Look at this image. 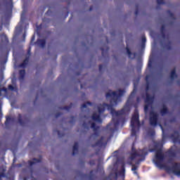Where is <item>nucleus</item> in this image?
Segmentation results:
<instances>
[{"instance_id": "obj_1", "label": "nucleus", "mask_w": 180, "mask_h": 180, "mask_svg": "<svg viewBox=\"0 0 180 180\" xmlns=\"http://www.w3.org/2000/svg\"><path fill=\"white\" fill-rule=\"evenodd\" d=\"M124 94V90L118 89V94L116 91H112L111 90L109 91V92H107L105 94V97L107 98H111L110 101V104H108L106 103H103V105L100 104L97 107L98 112L99 115H102L105 112V109H108V110H110V114L112 116H115V117H120V116H123V115H126V113H129L130 112V107L129 105H125L122 109L120 110L116 111L115 110V108L113 106H116L119 102H121L120 98L123 96Z\"/></svg>"}, {"instance_id": "obj_2", "label": "nucleus", "mask_w": 180, "mask_h": 180, "mask_svg": "<svg viewBox=\"0 0 180 180\" xmlns=\"http://www.w3.org/2000/svg\"><path fill=\"white\" fill-rule=\"evenodd\" d=\"M140 115H139V110L137 108L135 109L134 112L131 118V136L132 137H136L137 136V131H136V126L137 127H140L141 126V123L139 120Z\"/></svg>"}, {"instance_id": "obj_3", "label": "nucleus", "mask_w": 180, "mask_h": 180, "mask_svg": "<svg viewBox=\"0 0 180 180\" xmlns=\"http://www.w3.org/2000/svg\"><path fill=\"white\" fill-rule=\"evenodd\" d=\"M150 75H147L146 77V103H148V105H151L154 101V97L151 96L150 94H148V91H150V88L151 86V83H150Z\"/></svg>"}, {"instance_id": "obj_4", "label": "nucleus", "mask_w": 180, "mask_h": 180, "mask_svg": "<svg viewBox=\"0 0 180 180\" xmlns=\"http://www.w3.org/2000/svg\"><path fill=\"white\" fill-rule=\"evenodd\" d=\"M164 153H162V150L161 149H159L155 153V164L157 165V167H162V162L165 160Z\"/></svg>"}, {"instance_id": "obj_5", "label": "nucleus", "mask_w": 180, "mask_h": 180, "mask_svg": "<svg viewBox=\"0 0 180 180\" xmlns=\"http://www.w3.org/2000/svg\"><path fill=\"white\" fill-rule=\"evenodd\" d=\"M149 124L153 127H155L158 124V113L154 110H151L149 112Z\"/></svg>"}, {"instance_id": "obj_6", "label": "nucleus", "mask_w": 180, "mask_h": 180, "mask_svg": "<svg viewBox=\"0 0 180 180\" xmlns=\"http://www.w3.org/2000/svg\"><path fill=\"white\" fill-rule=\"evenodd\" d=\"M172 164V167H166V170H167L168 172H172V174H174V175L177 176H180V162H174Z\"/></svg>"}, {"instance_id": "obj_7", "label": "nucleus", "mask_w": 180, "mask_h": 180, "mask_svg": "<svg viewBox=\"0 0 180 180\" xmlns=\"http://www.w3.org/2000/svg\"><path fill=\"white\" fill-rule=\"evenodd\" d=\"M148 154V152L147 151V149H139L138 152L131 153V160H134L136 157H141L142 158H146V156H147Z\"/></svg>"}, {"instance_id": "obj_8", "label": "nucleus", "mask_w": 180, "mask_h": 180, "mask_svg": "<svg viewBox=\"0 0 180 180\" xmlns=\"http://www.w3.org/2000/svg\"><path fill=\"white\" fill-rule=\"evenodd\" d=\"M91 129H93L94 131V134L91 135V137H94V139L99 137V129H101V127L99 126H96L95 122H92L91 124Z\"/></svg>"}, {"instance_id": "obj_9", "label": "nucleus", "mask_w": 180, "mask_h": 180, "mask_svg": "<svg viewBox=\"0 0 180 180\" xmlns=\"http://www.w3.org/2000/svg\"><path fill=\"white\" fill-rule=\"evenodd\" d=\"M105 140V136H101L99 140H98L94 144L91 145V147L93 148H95V147H103V146H105L106 143H103V141Z\"/></svg>"}, {"instance_id": "obj_10", "label": "nucleus", "mask_w": 180, "mask_h": 180, "mask_svg": "<svg viewBox=\"0 0 180 180\" xmlns=\"http://www.w3.org/2000/svg\"><path fill=\"white\" fill-rule=\"evenodd\" d=\"M124 174H126V169L124 167V165H122L121 166V170L120 172H115V178L116 179H117V176H122L123 178H124Z\"/></svg>"}, {"instance_id": "obj_11", "label": "nucleus", "mask_w": 180, "mask_h": 180, "mask_svg": "<svg viewBox=\"0 0 180 180\" xmlns=\"http://www.w3.org/2000/svg\"><path fill=\"white\" fill-rule=\"evenodd\" d=\"M91 119L92 120H94V122H96L97 123H102V118H101V114H98L96 112L93 113Z\"/></svg>"}, {"instance_id": "obj_12", "label": "nucleus", "mask_w": 180, "mask_h": 180, "mask_svg": "<svg viewBox=\"0 0 180 180\" xmlns=\"http://www.w3.org/2000/svg\"><path fill=\"white\" fill-rule=\"evenodd\" d=\"M172 140H173V143H178L179 141V131H174V134L171 135Z\"/></svg>"}, {"instance_id": "obj_13", "label": "nucleus", "mask_w": 180, "mask_h": 180, "mask_svg": "<svg viewBox=\"0 0 180 180\" xmlns=\"http://www.w3.org/2000/svg\"><path fill=\"white\" fill-rule=\"evenodd\" d=\"M100 50H101L102 57L106 58L108 56V52L109 51V46H108V45H104V48L101 47Z\"/></svg>"}, {"instance_id": "obj_14", "label": "nucleus", "mask_w": 180, "mask_h": 180, "mask_svg": "<svg viewBox=\"0 0 180 180\" xmlns=\"http://www.w3.org/2000/svg\"><path fill=\"white\" fill-rule=\"evenodd\" d=\"M126 50H127V53L128 55L129 58H131L132 60H134V58H136V56H137V53L136 52L131 53L129 47H127Z\"/></svg>"}, {"instance_id": "obj_15", "label": "nucleus", "mask_w": 180, "mask_h": 180, "mask_svg": "<svg viewBox=\"0 0 180 180\" xmlns=\"http://www.w3.org/2000/svg\"><path fill=\"white\" fill-rule=\"evenodd\" d=\"M169 113V110H168V108H167V105H163L162 109L160 110V114L162 116H165V115H168Z\"/></svg>"}, {"instance_id": "obj_16", "label": "nucleus", "mask_w": 180, "mask_h": 180, "mask_svg": "<svg viewBox=\"0 0 180 180\" xmlns=\"http://www.w3.org/2000/svg\"><path fill=\"white\" fill-rule=\"evenodd\" d=\"M41 161V159L33 158L32 161V160L28 161V164L30 167H33V165H34L35 164H39V162H40Z\"/></svg>"}, {"instance_id": "obj_17", "label": "nucleus", "mask_w": 180, "mask_h": 180, "mask_svg": "<svg viewBox=\"0 0 180 180\" xmlns=\"http://www.w3.org/2000/svg\"><path fill=\"white\" fill-rule=\"evenodd\" d=\"M29 60H30V58L26 56L25 59L20 65V67H21V68H26L27 65L29 64Z\"/></svg>"}, {"instance_id": "obj_18", "label": "nucleus", "mask_w": 180, "mask_h": 180, "mask_svg": "<svg viewBox=\"0 0 180 180\" xmlns=\"http://www.w3.org/2000/svg\"><path fill=\"white\" fill-rule=\"evenodd\" d=\"M170 78L172 81L175 79V78H178V75H176V68L172 69L170 72Z\"/></svg>"}, {"instance_id": "obj_19", "label": "nucleus", "mask_w": 180, "mask_h": 180, "mask_svg": "<svg viewBox=\"0 0 180 180\" xmlns=\"http://www.w3.org/2000/svg\"><path fill=\"white\" fill-rule=\"evenodd\" d=\"M6 172V169H2V172H0V180H2V178H7V179H11V177L8 176V174H5Z\"/></svg>"}, {"instance_id": "obj_20", "label": "nucleus", "mask_w": 180, "mask_h": 180, "mask_svg": "<svg viewBox=\"0 0 180 180\" xmlns=\"http://www.w3.org/2000/svg\"><path fill=\"white\" fill-rule=\"evenodd\" d=\"M1 43H5L6 44H8L9 43V39H8V37L5 33L1 34Z\"/></svg>"}, {"instance_id": "obj_21", "label": "nucleus", "mask_w": 180, "mask_h": 180, "mask_svg": "<svg viewBox=\"0 0 180 180\" xmlns=\"http://www.w3.org/2000/svg\"><path fill=\"white\" fill-rule=\"evenodd\" d=\"M78 142H75L72 148V155H75L78 153Z\"/></svg>"}, {"instance_id": "obj_22", "label": "nucleus", "mask_w": 180, "mask_h": 180, "mask_svg": "<svg viewBox=\"0 0 180 180\" xmlns=\"http://www.w3.org/2000/svg\"><path fill=\"white\" fill-rule=\"evenodd\" d=\"M37 44L39 45V47L44 49L46 47V39H38Z\"/></svg>"}, {"instance_id": "obj_23", "label": "nucleus", "mask_w": 180, "mask_h": 180, "mask_svg": "<svg viewBox=\"0 0 180 180\" xmlns=\"http://www.w3.org/2000/svg\"><path fill=\"white\" fill-rule=\"evenodd\" d=\"M18 123L20 124V126H25L26 124V121H24L23 119L22 118V115L19 114L18 115Z\"/></svg>"}, {"instance_id": "obj_24", "label": "nucleus", "mask_w": 180, "mask_h": 180, "mask_svg": "<svg viewBox=\"0 0 180 180\" xmlns=\"http://www.w3.org/2000/svg\"><path fill=\"white\" fill-rule=\"evenodd\" d=\"M131 167V171L134 172V174L139 176V172H137V169H139V166L136 165H132Z\"/></svg>"}, {"instance_id": "obj_25", "label": "nucleus", "mask_w": 180, "mask_h": 180, "mask_svg": "<svg viewBox=\"0 0 180 180\" xmlns=\"http://www.w3.org/2000/svg\"><path fill=\"white\" fill-rule=\"evenodd\" d=\"M20 79H25V75H26V70H21L19 71Z\"/></svg>"}, {"instance_id": "obj_26", "label": "nucleus", "mask_w": 180, "mask_h": 180, "mask_svg": "<svg viewBox=\"0 0 180 180\" xmlns=\"http://www.w3.org/2000/svg\"><path fill=\"white\" fill-rule=\"evenodd\" d=\"M172 44V42L169 41L168 44H165L164 48L166 49V50H172V46H171Z\"/></svg>"}, {"instance_id": "obj_27", "label": "nucleus", "mask_w": 180, "mask_h": 180, "mask_svg": "<svg viewBox=\"0 0 180 180\" xmlns=\"http://www.w3.org/2000/svg\"><path fill=\"white\" fill-rule=\"evenodd\" d=\"M168 155L170 157H173V158H175V157H176V153H175V151H174L171 149L168 150Z\"/></svg>"}, {"instance_id": "obj_28", "label": "nucleus", "mask_w": 180, "mask_h": 180, "mask_svg": "<svg viewBox=\"0 0 180 180\" xmlns=\"http://www.w3.org/2000/svg\"><path fill=\"white\" fill-rule=\"evenodd\" d=\"M136 92H137V89L134 88L132 92L131 93V94L129 95L128 101H130L132 98H134V96L136 95Z\"/></svg>"}, {"instance_id": "obj_29", "label": "nucleus", "mask_w": 180, "mask_h": 180, "mask_svg": "<svg viewBox=\"0 0 180 180\" xmlns=\"http://www.w3.org/2000/svg\"><path fill=\"white\" fill-rule=\"evenodd\" d=\"M87 105H89V106H92V103L91 101H87L86 103H83L81 106V109L86 108Z\"/></svg>"}, {"instance_id": "obj_30", "label": "nucleus", "mask_w": 180, "mask_h": 180, "mask_svg": "<svg viewBox=\"0 0 180 180\" xmlns=\"http://www.w3.org/2000/svg\"><path fill=\"white\" fill-rule=\"evenodd\" d=\"M53 133H57L58 137L60 138L64 137V136L65 135L64 133H61L59 130H57V129H54Z\"/></svg>"}, {"instance_id": "obj_31", "label": "nucleus", "mask_w": 180, "mask_h": 180, "mask_svg": "<svg viewBox=\"0 0 180 180\" xmlns=\"http://www.w3.org/2000/svg\"><path fill=\"white\" fill-rule=\"evenodd\" d=\"M112 122L115 126H119V124H120V120L119 119L112 118Z\"/></svg>"}, {"instance_id": "obj_32", "label": "nucleus", "mask_w": 180, "mask_h": 180, "mask_svg": "<svg viewBox=\"0 0 180 180\" xmlns=\"http://www.w3.org/2000/svg\"><path fill=\"white\" fill-rule=\"evenodd\" d=\"M148 136H150V137H154L155 136V131H154V129L148 131Z\"/></svg>"}, {"instance_id": "obj_33", "label": "nucleus", "mask_w": 180, "mask_h": 180, "mask_svg": "<svg viewBox=\"0 0 180 180\" xmlns=\"http://www.w3.org/2000/svg\"><path fill=\"white\" fill-rule=\"evenodd\" d=\"M2 91L5 94L8 93V89L3 87L2 89H0V96H2Z\"/></svg>"}, {"instance_id": "obj_34", "label": "nucleus", "mask_w": 180, "mask_h": 180, "mask_svg": "<svg viewBox=\"0 0 180 180\" xmlns=\"http://www.w3.org/2000/svg\"><path fill=\"white\" fill-rule=\"evenodd\" d=\"M69 123L70 124H74V123H75V116L70 117V120L69 121Z\"/></svg>"}, {"instance_id": "obj_35", "label": "nucleus", "mask_w": 180, "mask_h": 180, "mask_svg": "<svg viewBox=\"0 0 180 180\" xmlns=\"http://www.w3.org/2000/svg\"><path fill=\"white\" fill-rule=\"evenodd\" d=\"M11 117H6V121H5V125L8 126L9 123L11 122Z\"/></svg>"}, {"instance_id": "obj_36", "label": "nucleus", "mask_w": 180, "mask_h": 180, "mask_svg": "<svg viewBox=\"0 0 180 180\" xmlns=\"http://www.w3.org/2000/svg\"><path fill=\"white\" fill-rule=\"evenodd\" d=\"M60 109H62L63 110H68V112L71 109V106L65 105L63 108H60Z\"/></svg>"}, {"instance_id": "obj_37", "label": "nucleus", "mask_w": 180, "mask_h": 180, "mask_svg": "<svg viewBox=\"0 0 180 180\" xmlns=\"http://www.w3.org/2000/svg\"><path fill=\"white\" fill-rule=\"evenodd\" d=\"M167 13L169 15V16H170V18H172V19H174V13H172L171 11L167 10Z\"/></svg>"}, {"instance_id": "obj_38", "label": "nucleus", "mask_w": 180, "mask_h": 180, "mask_svg": "<svg viewBox=\"0 0 180 180\" xmlns=\"http://www.w3.org/2000/svg\"><path fill=\"white\" fill-rule=\"evenodd\" d=\"M27 57H29V58H30V56H32V48H29L27 49Z\"/></svg>"}, {"instance_id": "obj_39", "label": "nucleus", "mask_w": 180, "mask_h": 180, "mask_svg": "<svg viewBox=\"0 0 180 180\" xmlns=\"http://www.w3.org/2000/svg\"><path fill=\"white\" fill-rule=\"evenodd\" d=\"M158 5H164L165 4V1L164 0H157Z\"/></svg>"}, {"instance_id": "obj_40", "label": "nucleus", "mask_w": 180, "mask_h": 180, "mask_svg": "<svg viewBox=\"0 0 180 180\" xmlns=\"http://www.w3.org/2000/svg\"><path fill=\"white\" fill-rule=\"evenodd\" d=\"M89 165H95L96 164V160H91L89 162Z\"/></svg>"}, {"instance_id": "obj_41", "label": "nucleus", "mask_w": 180, "mask_h": 180, "mask_svg": "<svg viewBox=\"0 0 180 180\" xmlns=\"http://www.w3.org/2000/svg\"><path fill=\"white\" fill-rule=\"evenodd\" d=\"M149 106H150L149 104L145 105V106H144V112H145V113H147L148 112Z\"/></svg>"}, {"instance_id": "obj_42", "label": "nucleus", "mask_w": 180, "mask_h": 180, "mask_svg": "<svg viewBox=\"0 0 180 180\" xmlns=\"http://www.w3.org/2000/svg\"><path fill=\"white\" fill-rule=\"evenodd\" d=\"M136 10H135V15L136 16H137V15H139V4H136Z\"/></svg>"}, {"instance_id": "obj_43", "label": "nucleus", "mask_w": 180, "mask_h": 180, "mask_svg": "<svg viewBox=\"0 0 180 180\" xmlns=\"http://www.w3.org/2000/svg\"><path fill=\"white\" fill-rule=\"evenodd\" d=\"M165 32V24H163L160 27V32Z\"/></svg>"}, {"instance_id": "obj_44", "label": "nucleus", "mask_w": 180, "mask_h": 180, "mask_svg": "<svg viewBox=\"0 0 180 180\" xmlns=\"http://www.w3.org/2000/svg\"><path fill=\"white\" fill-rule=\"evenodd\" d=\"M90 174H91V175L89 176V179L92 180V179H94V176L92 175V174H94V171L91 170L90 172Z\"/></svg>"}, {"instance_id": "obj_45", "label": "nucleus", "mask_w": 180, "mask_h": 180, "mask_svg": "<svg viewBox=\"0 0 180 180\" xmlns=\"http://www.w3.org/2000/svg\"><path fill=\"white\" fill-rule=\"evenodd\" d=\"M138 150H136V148L134 147V145L131 147V153H137Z\"/></svg>"}, {"instance_id": "obj_46", "label": "nucleus", "mask_w": 180, "mask_h": 180, "mask_svg": "<svg viewBox=\"0 0 180 180\" xmlns=\"http://www.w3.org/2000/svg\"><path fill=\"white\" fill-rule=\"evenodd\" d=\"M160 33L162 39H167V35L165 34V32H160Z\"/></svg>"}, {"instance_id": "obj_47", "label": "nucleus", "mask_w": 180, "mask_h": 180, "mask_svg": "<svg viewBox=\"0 0 180 180\" xmlns=\"http://www.w3.org/2000/svg\"><path fill=\"white\" fill-rule=\"evenodd\" d=\"M61 115H63L61 112H56L55 115V117L57 119V118L60 117V116H61Z\"/></svg>"}, {"instance_id": "obj_48", "label": "nucleus", "mask_w": 180, "mask_h": 180, "mask_svg": "<svg viewBox=\"0 0 180 180\" xmlns=\"http://www.w3.org/2000/svg\"><path fill=\"white\" fill-rule=\"evenodd\" d=\"M8 89H10V91H13V89H15V87L12 84H10L8 85Z\"/></svg>"}, {"instance_id": "obj_49", "label": "nucleus", "mask_w": 180, "mask_h": 180, "mask_svg": "<svg viewBox=\"0 0 180 180\" xmlns=\"http://www.w3.org/2000/svg\"><path fill=\"white\" fill-rule=\"evenodd\" d=\"M98 70L100 72H102V70H103V65H99Z\"/></svg>"}, {"instance_id": "obj_50", "label": "nucleus", "mask_w": 180, "mask_h": 180, "mask_svg": "<svg viewBox=\"0 0 180 180\" xmlns=\"http://www.w3.org/2000/svg\"><path fill=\"white\" fill-rule=\"evenodd\" d=\"M146 41H147V39H146L145 37H142V43H146Z\"/></svg>"}, {"instance_id": "obj_51", "label": "nucleus", "mask_w": 180, "mask_h": 180, "mask_svg": "<svg viewBox=\"0 0 180 180\" xmlns=\"http://www.w3.org/2000/svg\"><path fill=\"white\" fill-rule=\"evenodd\" d=\"M168 162L169 164H172V159H169Z\"/></svg>"}, {"instance_id": "obj_52", "label": "nucleus", "mask_w": 180, "mask_h": 180, "mask_svg": "<svg viewBox=\"0 0 180 180\" xmlns=\"http://www.w3.org/2000/svg\"><path fill=\"white\" fill-rule=\"evenodd\" d=\"M83 127L86 128V122H84V123H83Z\"/></svg>"}, {"instance_id": "obj_53", "label": "nucleus", "mask_w": 180, "mask_h": 180, "mask_svg": "<svg viewBox=\"0 0 180 180\" xmlns=\"http://www.w3.org/2000/svg\"><path fill=\"white\" fill-rule=\"evenodd\" d=\"M94 9V6H91L89 8V11L91 12V11H92Z\"/></svg>"}, {"instance_id": "obj_54", "label": "nucleus", "mask_w": 180, "mask_h": 180, "mask_svg": "<svg viewBox=\"0 0 180 180\" xmlns=\"http://www.w3.org/2000/svg\"><path fill=\"white\" fill-rule=\"evenodd\" d=\"M2 29H3V26H2V25H0V32H1V30H2Z\"/></svg>"}, {"instance_id": "obj_55", "label": "nucleus", "mask_w": 180, "mask_h": 180, "mask_svg": "<svg viewBox=\"0 0 180 180\" xmlns=\"http://www.w3.org/2000/svg\"><path fill=\"white\" fill-rule=\"evenodd\" d=\"M33 40H34V35H33L32 37V41H33Z\"/></svg>"}, {"instance_id": "obj_56", "label": "nucleus", "mask_w": 180, "mask_h": 180, "mask_svg": "<svg viewBox=\"0 0 180 180\" xmlns=\"http://www.w3.org/2000/svg\"><path fill=\"white\" fill-rule=\"evenodd\" d=\"M170 122H175V118H174V119H172V120H170Z\"/></svg>"}, {"instance_id": "obj_57", "label": "nucleus", "mask_w": 180, "mask_h": 180, "mask_svg": "<svg viewBox=\"0 0 180 180\" xmlns=\"http://www.w3.org/2000/svg\"><path fill=\"white\" fill-rule=\"evenodd\" d=\"M136 101L139 102L140 101V98L137 97Z\"/></svg>"}, {"instance_id": "obj_58", "label": "nucleus", "mask_w": 180, "mask_h": 180, "mask_svg": "<svg viewBox=\"0 0 180 180\" xmlns=\"http://www.w3.org/2000/svg\"><path fill=\"white\" fill-rule=\"evenodd\" d=\"M177 84H178V85H179V84H180V81L179 80L177 81Z\"/></svg>"}, {"instance_id": "obj_59", "label": "nucleus", "mask_w": 180, "mask_h": 180, "mask_svg": "<svg viewBox=\"0 0 180 180\" xmlns=\"http://www.w3.org/2000/svg\"><path fill=\"white\" fill-rule=\"evenodd\" d=\"M2 49V45H1V44H0V50H1Z\"/></svg>"}, {"instance_id": "obj_60", "label": "nucleus", "mask_w": 180, "mask_h": 180, "mask_svg": "<svg viewBox=\"0 0 180 180\" xmlns=\"http://www.w3.org/2000/svg\"><path fill=\"white\" fill-rule=\"evenodd\" d=\"M18 167H22V164H19V165H18Z\"/></svg>"}, {"instance_id": "obj_61", "label": "nucleus", "mask_w": 180, "mask_h": 180, "mask_svg": "<svg viewBox=\"0 0 180 180\" xmlns=\"http://www.w3.org/2000/svg\"><path fill=\"white\" fill-rule=\"evenodd\" d=\"M31 174H33V169H31Z\"/></svg>"}, {"instance_id": "obj_62", "label": "nucleus", "mask_w": 180, "mask_h": 180, "mask_svg": "<svg viewBox=\"0 0 180 180\" xmlns=\"http://www.w3.org/2000/svg\"><path fill=\"white\" fill-rule=\"evenodd\" d=\"M82 96H85V93H83V94H82Z\"/></svg>"}, {"instance_id": "obj_63", "label": "nucleus", "mask_w": 180, "mask_h": 180, "mask_svg": "<svg viewBox=\"0 0 180 180\" xmlns=\"http://www.w3.org/2000/svg\"><path fill=\"white\" fill-rule=\"evenodd\" d=\"M136 164H138V165H139V164H140V162H136Z\"/></svg>"}, {"instance_id": "obj_64", "label": "nucleus", "mask_w": 180, "mask_h": 180, "mask_svg": "<svg viewBox=\"0 0 180 180\" xmlns=\"http://www.w3.org/2000/svg\"><path fill=\"white\" fill-rule=\"evenodd\" d=\"M77 75H79V72L77 73Z\"/></svg>"}]
</instances>
